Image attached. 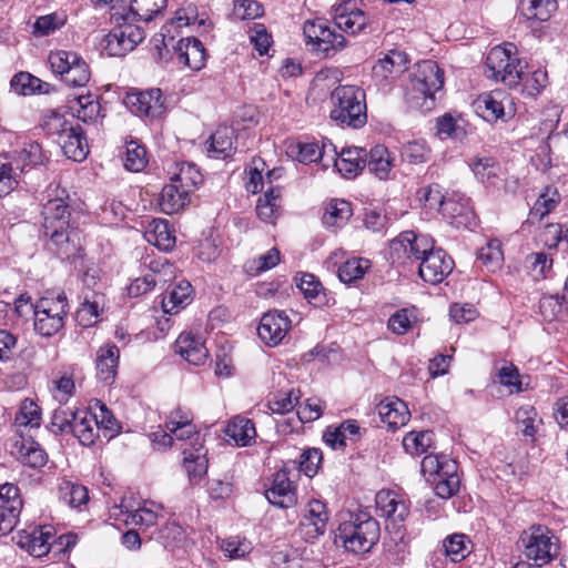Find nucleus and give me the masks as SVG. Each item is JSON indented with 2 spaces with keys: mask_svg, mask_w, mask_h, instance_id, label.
Here are the masks:
<instances>
[{
  "mask_svg": "<svg viewBox=\"0 0 568 568\" xmlns=\"http://www.w3.org/2000/svg\"><path fill=\"white\" fill-rule=\"evenodd\" d=\"M70 215L69 205L59 197L49 200L42 209L48 247L63 260L75 258L81 251L79 235L70 226Z\"/></svg>",
  "mask_w": 568,
  "mask_h": 568,
  "instance_id": "nucleus-1",
  "label": "nucleus"
},
{
  "mask_svg": "<svg viewBox=\"0 0 568 568\" xmlns=\"http://www.w3.org/2000/svg\"><path fill=\"white\" fill-rule=\"evenodd\" d=\"M444 85V72L435 61L426 60L418 64L407 88V101L422 112L435 106V92Z\"/></svg>",
  "mask_w": 568,
  "mask_h": 568,
  "instance_id": "nucleus-2",
  "label": "nucleus"
},
{
  "mask_svg": "<svg viewBox=\"0 0 568 568\" xmlns=\"http://www.w3.org/2000/svg\"><path fill=\"white\" fill-rule=\"evenodd\" d=\"M331 119L341 125L362 128L367 121L365 92L356 85H341L331 94Z\"/></svg>",
  "mask_w": 568,
  "mask_h": 568,
  "instance_id": "nucleus-3",
  "label": "nucleus"
},
{
  "mask_svg": "<svg viewBox=\"0 0 568 568\" xmlns=\"http://www.w3.org/2000/svg\"><path fill=\"white\" fill-rule=\"evenodd\" d=\"M111 21L114 28L103 40V48L111 57L125 55L145 38L144 30L132 23L133 20L123 10H119L118 6L113 7Z\"/></svg>",
  "mask_w": 568,
  "mask_h": 568,
  "instance_id": "nucleus-4",
  "label": "nucleus"
},
{
  "mask_svg": "<svg viewBox=\"0 0 568 568\" xmlns=\"http://www.w3.org/2000/svg\"><path fill=\"white\" fill-rule=\"evenodd\" d=\"M519 548L528 560L541 567L558 556L559 539L547 526L532 525L519 538Z\"/></svg>",
  "mask_w": 568,
  "mask_h": 568,
  "instance_id": "nucleus-5",
  "label": "nucleus"
},
{
  "mask_svg": "<svg viewBox=\"0 0 568 568\" xmlns=\"http://www.w3.org/2000/svg\"><path fill=\"white\" fill-rule=\"evenodd\" d=\"M486 68L489 78L513 88L521 81L525 65L517 57V47L514 43H505L490 49L486 58Z\"/></svg>",
  "mask_w": 568,
  "mask_h": 568,
  "instance_id": "nucleus-6",
  "label": "nucleus"
},
{
  "mask_svg": "<svg viewBox=\"0 0 568 568\" xmlns=\"http://www.w3.org/2000/svg\"><path fill=\"white\" fill-rule=\"evenodd\" d=\"M68 313V298L63 292L41 297L34 304V331L44 337L58 334L64 327Z\"/></svg>",
  "mask_w": 568,
  "mask_h": 568,
  "instance_id": "nucleus-7",
  "label": "nucleus"
},
{
  "mask_svg": "<svg viewBox=\"0 0 568 568\" xmlns=\"http://www.w3.org/2000/svg\"><path fill=\"white\" fill-rule=\"evenodd\" d=\"M379 538V525L377 520L367 517L344 521L338 527L336 539L343 547L354 554H364L377 542Z\"/></svg>",
  "mask_w": 568,
  "mask_h": 568,
  "instance_id": "nucleus-8",
  "label": "nucleus"
},
{
  "mask_svg": "<svg viewBox=\"0 0 568 568\" xmlns=\"http://www.w3.org/2000/svg\"><path fill=\"white\" fill-rule=\"evenodd\" d=\"M49 63L54 73L71 87L85 85L91 77L89 65L73 51L58 50L49 54Z\"/></svg>",
  "mask_w": 568,
  "mask_h": 568,
  "instance_id": "nucleus-9",
  "label": "nucleus"
},
{
  "mask_svg": "<svg viewBox=\"0 0 568 568\" xmlns=\"http://www.w3.org/2000/svg\"><path fill=\"white\" fill-rule=\"evenodd\" d=\"M303 33L306 43H312L314 49L318 52H323L325 57L336 53L346 44L344 36L336 33L323 19L306 21L304 23Z\"/></svg>",
  "mask_w": 568,
  "mask_h": 568,
  "instance_id": "nucleus-10",
  "label": "nucleus"
},
{
  "mask_svg": "<svg viewBox=\"0 0 568 568\" xmlns=\"http://www.w3.org/2000/svg\"><path fill=\"white\" fill-rule=\"evenodd\" d=\"M292 329V321L285 311L271 310L264 313L257 326L260 339L270 347L283 343Z\"/></svg>",
  "mask_w": 568,
  "mask_h": 568,
  "instance_id": "nucleus-11",
  "label": "nucleus"
},
{
  "mask_svg": "<svg viewBox=\"0 0 568 568\" xmlns=\"http://www.w3.org/2000/svg\"><path fill=\"white\" fill-rule=\"evenodd\" d=\"M22 509L19 488L13 484L0 486V537L13 530Z\"/></svg>",
  "mask_w": 568,
  "mask_h": 568,
  "instance_id": "nucleus-12",
  "label": "nucleus"
},
{
  "mask_svg": "<svg viewBox=\"0 0 568 568\" xmlns=\"http://www.w3.org/2000/svg\"><path fill=\"white\" fill-rule=\"evenodd\" d=\"M328 513L325 504L320 500H311L300 523L298 529L303 539L313 542L326 531Z\"/></svg>",
  "mask_w": 568,
  "mask_h": 568,
  "instance_id": "nucleus-13",
  "label": "nucleus"
},
{
  "mask_svg": "<svg viewBox=\"0 0 568 568\" xmlns=\"http://www.w3.org/2000/svg\"><path fill=\"white\" fill-rule=\"evenodd\" d=\"M128 108L135 114L146 118H159L164 111V100L160 89H150L130 93L125 98Z\"/></svg>",
  "mask_w": 568,
  "mask_h": 568,
  "instance_id": "nucleus-14",
  "label": "nucleus"
},
{
  "mask_svg": "<svg viewBox=\"0 0 568 568\" xmlns=\"http://www.w3.org/2000/svg\"><path fill=\"white\" fill-rule=\"evenodd\" d=\"M418 274L429 284L440 283L452 271L454 262L443 250L433 248L419 261Z\"/></svg>",
  "mask_w": 568,
  "mask_h": 568,
  "instance_id": "nucleus-15",
  "label": "nucleus"
},
{
  "mask_svg": "<svg viewBox=\"0 0 568 568\" xmlns=\"http://www.w3.org/2000/svg\"><path fill=\"white\" fill-rule=\"evenodd\" d=\"M151 273L135 278L129 286L128 293L138 297L153 290L158 282L165 283L174 275V267L166 258L153 260L150 263Z\"/></svg>",
  "mask_w": 568,
  "mask_h": 568,
  "instance_id": "nucleus-16",
  "label": "nucleus"
},
{
  "mask_svg": "<svg viewBox=\"0 0 568 568\" xmlns=\"http://www.w3.org/2000/svg\"><path fill=\"white\" fill-rule=\"evenodd\" d=\"M54 537L53 527L41 526L29 530H22L18 534L17 544L20 548L27 550L31 556L42 557L47 555L52 546Z\"/></svg>",
  "mask_w": 568,
  "mask_h": 568,
  "instance_id": "nucleus-17",
  "label": "nucleus"
},
{
  "mask_svg": "<svg viewBox=\"0 0 568 568\" xmlns=\"http://www.w3.org/2000/svg\"><path fill=\"white\" fill-rule=\"evenodd\" d=\"M335 26L349 34L359 33L367 24L365 13L355 8L353 0H346L333 7Z\"/></svg>",
  "mask_w": 568,
  "mask_h": 568,
  "instance_id": "nucleus-18",
  "label": "nucleus"
},
{
  "mask_svg": "<svg viewBox=\"0 0 568 568\" xmlns=\"http://www.w3.org/2000/svg\"><path fill=\"white\" fill-rule=\"evenodd\" d=\"M173 48L178 62L190 70L199 71L205 65L206 50L199 39L194 37L182 38Z\"/></svg>",
  "mask_w": 568,
  "mask_h": 568,
  "instance_id": "nucleus-19",
  "label": "nucleus"
},
{
  "mask_svg": "<svg viewBox=\"0 0 568 568\" xmlns=\"http://www.w3.org/2000/svg\"><path fill=\"white\" fill-rule=\"evenodd\" d=\"M267 500L281 508H290L297 501L296 488L285 470L274 475L272 486L265 491Z\"/></svg>",
  "mask_w": 568,
  "mask_h": 568,
  "instance_id": "nucleus-20",
  "label": "nucleus"
},
{
  "mask_svg": "<svg viewBox=\"0 0 568 568\" xmlns=\"http://www.w3.org/2000/svg\"><path fill=\"white\" fill-rule=\"evenodd\" d=\"M506 105L510 108L511 99L500 90L481 94L475 102L476 111L487 121L504 118Z\"/></svg>",
  "mask_w": 568,
  "mask_h": 568,
  "instance_id": "nucleus-21",
  "label": "nucleus"
},
{
  "mask_svg": "<svg viewBox=\"0 0 568 568\" xmlns=\"http://www.w3.org/2000/svg\"><path fill=\"white\" fill-rule=\"evenodd\" d=\"M120 349L115 344L106 343L97 352V375L101 382L110 385L118 374Z\"/></svg>",
  "mask_w": 568,
  "mask_h": 568,
  "instance_id": "nucleus-22",
  "label": "nucleus"
},
{
  "mask_svg": "<svg viewBox=\"0 0 568 568\" xmlns=\"http://www.w3.org/2000/svg\"><path fill=\"white\" fill-rule=\"evenodd\" d=\"M377 515L394 523L404 521L409 514L406 503L390 490H381L376 494Z\"/></svg>",
  "mask_w": 568,
  "mask_h": 568,
  "instance_id": "nucleus-23",
  "label": "nucleus"
},
{
  "mask_svg": "<svg viewBox=\"0 0 568 568\" xmlns=\"http://www.w3.org/2000/svg\"><path fill=\"white\" fill-rule=\"evenodd\" d=\"M175 352L187 363L199 366L205 363L209 351L201 337L192 333H182L175 342Z\"/></svg>",
  "mask_w": 568,
  "mask_h": 568,
  "instance_id": "nucleus-24",
  "label": "nucleus"
},
{
  "mask_svg": "<svg viewBox=\"0 0 568 568\" xmlns=\"http://www.w3.org/2000/svg\"><path fill=\"white\" fill-rule=\"evenodd\" d=\"M367 151L363 148H343L335 161L336 170L346 179L355 178L366 166Z\"/></svg>",
  "mask_w": 568,
  "mask_h": 568,
  "instance_id": "nucleus-25",
  "label": "nucleus"
},
{
  "mask_svg": "<svg viewBox=\"0 0 568 568\" xmlns=\"http://www.w3.org/2000/svg\"><path fill=\"white\" fill-rule=\"evenodd\" d=\"M408 62L407 54L398 49L389 50L373 67V77L384 82L394 75L402 73L406 69Z\"/></svg>",
  "mask_w": 568,
  "mask_h": 568,
  "instance_id": "nucleus-26",
  "label": "nucleus"
},
{
  "mask_svg": "<svg viewBox=\"0 0 568 568\" xmlns=\"http://www.w3.org/2000/svg\"><path fill=\"white\" fill-rule=\"evenodd\" d=\"M440 212L457 229H471L476 225L475 213L469 206L468 200L464 197L446 199Z\"/></svg>",
  "mask_w": 568,
  "mask_h": 568,
  "instance_id": "nucleus-27",
  "label": "nucleus"
},
{
  "mask_svg": "<svg viewBox=\"0 0 568 568\" xmlns=\"http://www.w3.org/2000/svg\"><path fill=\"white\" fill-rule=\"evenodd\" d=\"M71 433L83 446H91L98 438V422L89 410H78L71 414Z\"/></svg>",
  "mask_w": 568,
  "mask_h": 568,
  "instance_id": "nucleus-28",
  "label": "nucleus"
},
{
  "mask_svg": "<svg viewBox=\"0 0 568 568\" xmlns=\"http://www.w3.org/2000/svg\"><path fill=\"white\" fill-rule=\"evenodd\" d=\"M63 154L73 161H83L89 153V145L82 128L75 124L68 133L57 139Z\"/></svg>",
  "mask_w": 568,
  "mask_h": 568,
  "instance_id": "nucleus-29",
  "label": "nucleus"
},
{
  "mask_svg": "<svg viewBox=\"0 0 568 568\" xmlns=\"http://www.w3.org/2000/svg\"><path fill=\"white\" fill-rule=\"evenodd\" d=\"M12 454L21 464L31 468L43 467L48 462L45 452L31 438L16 440Z\"/></svg>",
  "mask_w": 568,
  "mask_h": 568,
  "instance_id": "nucleus-30",
  "label": "nucleus"
},
{
  "mask_svg": "<svg viewBox=\"0 0 568 568\" xmlns=\"http://www.w3.org/2000/svg\"><path fill=\"white\" fill-rule=\"evenodd\" d=\"M224 433L239 447L251 446L255 443L256 438V429L253 420L242 415L232 417Z\"/></svg>",
  "mask_w": 568,
  "mask_h": 568,
  "instance_id": "nucleus-31",
  "label": "nucleus"
},
{
  "mask_svg": "<svg viewBox=\"0 0 568 568\" xmlns=\"http://www.w3.org/2000/svg\"><path fill=\"white\" fill-rule=\"evenodd\" d=\"M377 413L381 419L390 428L404 426L410 417L407 405L397 397L382 400L377 405Z\"/></svg>",
  "mask_w": 568,
  "mask_h": 568,
  "instance_id": "nucleus-32",
  "label": "nucleus"
},
{
  "mask_svg": "<svg viewBox=\"0 0 568 568\" xmlns=\"http://www.w3.org/2000/svg\"><path fill=\"white\" fill-rule=\"evenodd\" d=\"M48 161V155L38 142L27 143L20 151L10 156V162L21 175L30 169L43 165Z\"/></svg>",
  "mask_w": 568,
  "mask_h": 568,
  "instance_id": "nucleus-33",
  "label": "nucleus"
},
{
  "mask_svg": "<svg viewBox=\"0 0 568 568\" xmlns=\"http://www.w3.org/2000/svg\"><path fill=\"white\" fill-rule=\"evenodd\" d=\"M361 436V427L355 419H347L337 427H328L324 433L325 443L333 449L344 448L347 440L356 442Z\"/></svg>",
  "mask_w": 568,
  "mask_h": 568,
  "instance_id": "nucleus-34",
  "label": "nucleus"
},
{
  "mask_svg": "<svg viewBox=\"0 0 568 568\" xmlns=\"http://www.w3.org/2000/svg\"><path fill=\"white\" fill-rule=\"evenodd\" d=\"M236 135L231 126H219L209 140V155L216 159L231 156L235 152Z\"/></svg>",
  "mask_w": 568,
  "mask_h": 568,
  "instance_id": "nucleus-35",
  "label": "nucleus"
},
{
  "mask_svg": "<svg viewBox=\"0 0 568 568\" xmlns=\"http://www.w3.org/2000/svg\"><path fill=\"white\" fill-rule=\"evenodd\" d=\"M207 449L202 446H196L193 449L183 447V466L193 483L201 480L207 471Z\"/></svg>",
  "mask_w": 568,
  "mask_h": 568,
  "instance_id": "nucleus-36",
  "label": "nucleus"
},
{
  "mask_svg": "<svg viewBox=\"0 0 568 568\" xmlns=\"http://www.w3.org/2000/svg\"><path fill=\"white\" fill-rule=\"evenodd\" d=\"M189 202L190 193L172 182L163 186L159 196V206L165 214L180 212Z\"/></svg>",
  "mask_w": 568,
  "mask_h": 568,
  "instance_id": "nucleus-37",
  "label": "nucleus"
},
{
  "mask_svg": "<svg viewBox=\"0 0 568 568\" xmlns=\"http://www.w3.org/2000/svg\"><path fill=\"white\" fill-rule=\"evenodd\" d=\"M169 174L172 183L178 184L189 193L203 181L200 170L193 163L187 162L175 163L169 170Z\"/></svg>",
  "mask_w": 568,
  "mask_h": 568,
  "instance_id": "nucleus-38",
  "label": "nucleus"
},
{
  "mask_svg": "<svg viewBox=\"0 0 568 568\" xmlns=\"http://www.w3.org/2000/svg\"><path fill=\"white\" fill-rule=\"evenodd\" d=\"M192 285L187 281H181L166 292L162 300V307L165 313L176 314L192 301Z\"/></svg>",
  "mask_w": 568,
  "mask_h": 568,
  "instance_id": "nucleus-39",
  "label": "nucleus"
},
{
  "mask_svg": "<svg viewBox=\"0 0 568 568\" xmlns=\"http://www.w3.org/2000/svg\"><path fill=\"white\" fill-rule=\"evenodd\" d=\"M457 468L456 462H447L444 466V473L436 479H433L432 485L438 497L448 499L459 490L460 480Z\"/></svg>",
  "mask_w": 568,
  "mask_h": 568,
  "instance_id": "nucleus-40",
  "label": "nucleus"
},
{
  "mask_svg": "<svg viewBox=\"0 0 568 568\" xmlns=\"http://www.w3.org/2000/svg\"><path fill=\"white\" fill-rule=\"evenodd\" d=\"M166 6V0H130L128 6H118L133 21H150Z\"/></svg>",
  "mask_w": 568,
  "mask_h": 568,
  "instance_id": "nucleus-41",
  "label": "nucleus"
},
{
  "mask_svg": "<svg viewBox=\"0 0 568 568\" xmlns=\"http://www.w3.org/2000/svg\"><path fill=\"white\" fill-rule=\"evenodd\" d=\"M367 153L366 165L369 172L379 180H387L393 168V159L387 148L378 144Z\"/></svg>",
  "mask_w": 568,
  "mask_h": 568,
  "instance_id": "nucleus-42",
  "label": "nucleus"
},
{
  "mask_svg": "<svg viewBox=\"0 0 568 568\" xmlns=\"http://www.w3.org/2000/svg\"><path fill=\"white\" fill-rule=\"evenodd\" d=\"M145 237L149 243L161 251H170L175 245V236L165 220H153L145 232Z\"/></svg>",
  "mask_w": 568,
  "mask_h": 568,
  "instance_id": "nucleus-43",
  "label": "nucleus"
},
{
  "mask_svg": "<svg viewBox=\"0 0 568 568\" xmlns=\"http://www.w3.org/2000/svg\"><path fill=\"white\" fill-rule=\"evenodd\" d=\"M10 88L20 95H31L34 93H49L50 84L29 72L21 71L14 74L10 81Z\"/></svg>",
  "mask_w": 568,
  "mask_h": 568,
  "instance_id": "nucleus-44",
  "label": "nucleus"
},
{
  "mask_svg": "<svg viewBox=\"0 0 568 568\" xmlns=\"http://www.w3.org/2000/svg\"><path fill=\"white\" fill-rule=\"evenodd\" d=\"M558 6L556 0H521V13L531 22H546Z\"/></svg>",
  "mask_w": 568,
  "mask_h": 568,
  "instance_id": "nucleus-45",
  "label": "nucleus"
},
{
  "mask_svg": "<svg viewBox=\"0 0 568 568\" xmlns=\"http://www.w3.org/2000/svg\"><path fill=\"white\" fill-rule=\"evenodd\" d=\"M102 294L93 292L91 297L85 296L75 312V320L78 324L82 327H91L97 324L100 312L102 311Z\"/></svg>",
  "mask_w": 568,
  "mask_h": 568,
  "instance_id": "nucleus-46",
  "label": "nucleus"
},
{
  "mask_svg": "<svg viewBox=\"0 0 568 568\" xmlns=\"http://www.w3.org/2000/svg\"><path fill=\"white\" fill-rule=\"evenodd\" d=\"M281 190L270 185L264 194L258 197L256 203V213L265 222H272L280 212Z\"/></svg>",
  "mask_w": 568,
  "mask_h": 568,
  "instance_id": "nucleus-47",
  "label": "nucleus"
},
{
  "mask_svg": "<svg viewBox=\"0 0 568 568\" xmlns=\"http://www.w3.org/2000/svg\"><path fill=\"white\" fill-rule=\"evenodd\" d=\"M515 422L521 434L531 439H535V436L542 424L536 408L530 405H524L516 410Z\"/></svg>",
  "mask_w": 568,
  "mask_h": 568,
  "instance_id": "nucleus-48",
  "label": "nucleus"
},
{
  "mask_svg": "<svg viewBox=\"0 0 568 568\" xmlns=\"http://www.w3.org/2000/svg\"><path fill=\"white\" fill-rule=\"evenodd\" d=\"M352 216L351 204L345 200L331 201L323 215V223L326 227H341Z\"/></svg>",
  "mask_w": 568,
  "mask_h": 568,
  "instance_id": "nucleus-49",
  "label": "nucleus"
},
{
  "mask_svg": "<svg viewBox=\"0 0 568 568\" xmlns=\"http://www.w3.org/2000/svg\"><path fill=\"white\" fill-rule=\"evenodd\" d=\"M60 499L71 508L85 505L90 497L85 486L71 480H62L59 485Z\"/></svg>",
  "mask_w": 568,
  "mask_h": 568,
  "instance_id": "nucleus-50",
  "label": "nucleus"
},
{
  "mask_svg": "<svg viewBox=\"0 0 568 568\" xmlns=\"http://www.w3.org/2000/svg\"><path fill=\"white\" fill-rule=\"evenodd\" d=\"M560 200L561 196L556 187L551 185L546 186L530 210V217L540 222L557 207Z\"/></svg>",
  "mask_w": 568,
  "mask_h": 568,
  "instance_id": "nucleus-51",
  "label": "nucleus"
},
{
  "mask_svg": "<svg viewBox=\"0 0 568 568\" xmlns=\"http://www.w3.org/2000/svg\"><path fill=\"white\" fill-rule=\"evenodd\" d=\"M207 17L205 13L200 14L197 7L193 3H187L180 8L175 12L173 23L176 28L182 27H196L197 30L203 28V31H207L210 26L206 24Z\"/></svg>",
  "mask_w": 568,
  "mask_h": 568,
  "instance_id": "nucleus-52",
  "label": "nucleus"
},
{
  "mask_svg": "<svg viewBox=\"0 0 568 568\" xmlns=\"http://www.w3.org/2000/svg\"><path fill=\"white\" fill-rule=\"evenodd\" d=\"M371 267V261L364 257H353L338 267V277L343 283L351 284L363 278Z\"/></svg>",
  "mask_w": 568,
  "mask_h": 568,
  "instance_id": "nucleus-53",
  "label": "nucleus"
},
{
  "mask_svg": "<svg viewBox=\"0 0 568 568\" xmlns=\"http://www.w3.org/2000/svg\"><path fill=\"white\" fill-rule=\"evenodd\" d=\"M21 173L10 162V155H0V196L9 194L19 184Z\"/></svg>",
  "mask_w": 568,
  "mask_h": 568,
  "instance_id": "nucleus-54",
  "label": "nucleus"
},
{
  "mask_svg": "<svg viewBox=\"0 0 568 568\" xmlns=\"http://www.w3.org/2000/svg\"><path fill=\"white\" fill-rule=\"evenodd\" d=\"M120 508L122 513L128 514L125 519L126 524L146 529L154 526L158 521V513L154 509L148 507L146 503L133 510H130L123 504H121Z\"/></svg>",
  "mask_w": 568,
  "mask_h": 568,
  "instance_id": "nucleus-55",
  "label": "nucleus"
},
{
  "mask_svg": "<svg viewBox=\"0 0 568 568\" xmlns=\"http://www.w3.org/2000/svg\"><path fill=\"white\" fill-rule=\"evenodd\" d=\"M433 432H410L403 438V447L410 455L427 453L433 445Z\"/></svg>",
  "mask_w": 568,
  "mask_h": 568,
  "instance_id": "nucleus-56",
  "label": "nucleus"
},
{
  "mask_svg": "<svg viewBox=\"0 0 568 568\" xmlns=\"http://www.w3.org/2000/svg\"><path fill=\"white\" fill-rule=\"evenodd\" d=\"M67 22V14L62 11L52 12L39 17L33 23V34L45 37L63 27Z\"/></svg>",
  "mask_w": 568,
  "mask_h": 568,
  "instance_id": "nucleus-57",
  "label": "nucleus"
},
{
  "mask_svg": "<svg viewBox=\"0 0 568 568\" xmlns=\"http://www.w3.org/2000/svg\"><path fill=\"white\" fill-rule=\"evenodd\" d=\"M400 156L409 164L425 163L430 158V149L424 140L410 141L402 146Z\"/></svg>",
  "mask_w": 568,
  "mask_h": 568,
  "instance_id": "nucleus-58",
  "label": "nucleus"
},
{
  "mask_svg": "<svg viewBox=\"0 0 568 568\" xmlns=\"http://www.w3.org/2000/svg\"><path fill=\"white\" fill-rule=\"evenodd\" d=\"M220 548L230 559H240L248 555L253 546L245 537L231 536L220 541Z\"/></svg>",
  "mask_w": 568,
  "mask_h": 568,
  "instance_id": "nucleus-59",
  "label": "nucleus"
},
{
  "mask_svg": "<svg viewBox=\"0 0 568 568\" xmlns=\"http://www.w3.org/2000/svg\"><path fill=\"white\" fill-rule=\"evenodd\" d=\"M409 237L410 231H405L390 241L389 258L393 264L404 265L410 261Z\"/></svg>",
  "mask_w": 568,
  "mask_h": 568,
  "instance_id": "nucleus-60",
  "label": "nucleus"
},
{
  "mask_svg": "<svg viewBox=\"0 0 568 568\" xmlns=\"http://www.w3.org/2000/svg\"><path fill=\"white\" fill-rule=\"evenodd\" d=\"M40 420L41 410L37 403L30 398L23 399L14 417L16 425L37 427Z\"/></svg>",
  "mask_w": 568,
  "mask_h": 568,
  "instance_id": "nucleus-61",
  "label": "nucleus"
},
{
  "mask_svg": "<svg viewBox=\"0 0 568 568\" xmlns=\"http://www.w3.org/2000/svg\"><path fill=\"white\" fill-rule=\"evenodd\" d=\"M477 258L490 271L498 268L503 261V252L498 240H490L479 248Z\"/></svg>",
  "mask_w": 568,
  "mask_h": 568,
  "instance_id": "nucleus-62",
  "label": "nucleus"
},
{
  "mask_svg": "<svg viewBox=\"0 0 568 568\" xmlns=\"http://www.w3.org/2000/svg\"><path fill=\"white\" fill-rule=\"evenodd\" d=\"M416 321L417 317L414 308H400L389 317L387 326L394 334L403 335L413 327Z\"/></svg>",
  "mask_w": 568,
  "mask_h": 568,
  "instance_id": "nucleus-63",
  "label": "nucleus"
},
{
  "mask_svg": "<svg viewBox=\"0 0 568 568\" xmlns=\"http://www.w3.org/2000/svg\"><path fill=\"white\" fill-rule=\"evenodd\" d=\"M148 164L146 150L135 141L126 144L124 166L131 172H140Z\"/></svg>",
  "mask_w": 568,
  "mask_h": 568,
  "instance_id": "nucleus-64",
  "label": "nucleus"
}]
</instances>
